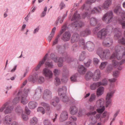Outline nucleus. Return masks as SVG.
I'll use <instances>...</instances> for the list:
<instances>
[{
    "mask_svg": "<svg viewBox=\"0 0 125 125\" xmlns=\"http://www.w3.org/2000/svg\"><path fill=\"white\" fill-rule=\"evenodd\" d=\"M112 3V0H106L105 1L102 6H99L96 7H94V9L92 10L91 13L92 14L100 13L102 11V9L107 10L109 7L111 5Z\"/></svg>",
    "mask_w": 125,
    "mask_h": 125,
    "instance_id": "1",
    "label": "nucleus"
},
{
    "mask_svg": "<svg viewBox=\"0 0 125 125\" xmlns=\"http://www.w3.org/2000/svg\"><path fill=\"white\" fill-rule=\"evenodd\" d=\"M113 28L111 26H108L106 29H103L99 31L97 33V37L99 39L103 40L105 37L107 32H112Z\"/></svg>",
    "mask_w": 125,
    "mask_h": 125,
    "instance_id": "2",
    "label": "nucleus"
},
{
    "mask_svg": "<svg viewBox=\"0 0 125 125\" xmlns=\"http://www.w3.org/2000/svg\"><path fill=\"white\" fill-rule=\"evenodd\" d=\"M67 91L66 88L65 86H63L62 88H59L58 90V94L60 96H62V101L64 102H68L69 98L66 95L65 93Z\"/></svg>",
    "mask_w": 125,
    "mask_h": 125,
    "instance_id": "3",
    "label": "nucleus"
},
{
    "mask_svg": "<svg viewBox=\"0 0 125 125\" xmlns=\"http://www.w3.org/2000/svg\"><path fill=\"white\" fill-rule=\"evenodd\" d=\"M113 13L112 11H110L106 13L104 15L102 19L103 21H107V23H109L111 21V19L113 18Z\"/></svg>",
    "mask_w": 125,
    "mask_h": 125,
    "instance_id": "4",
    "label": "nucleus"
},
{
    "mask_svg": "<svg viewBox=\"0 0 125 125\" xmlns=\"http://www.w3.org/2000/svg\"><path fill=\"white\" fill-rule=\"evenodd\" d=\"M114 92L112 91L108 93L106 95V98L105 103L106 107H107L112 102L111 98L113 96Z\"/></svg>",
    "mask_w": 125,
    "mask_h": 125,
    "instance_id": "5",
    "label": "nucleus"
},
{
    "mask_svg": "<svg viewBox=\"0 0 125 125\" xmlns=\"http://www.w3.org/2000/svg\"><path fill=\"white\" fill-rule=\"evenodd\" d=\"M62 55L63 56L62 58L60 57L59 59L58 58V62H57L63 63L64 60H65L68 63L71 62V58L68 56L66 52H64Z\"/></svg>",
    "mask_w": 125,
    "mask_h": 125,
    "instance_id": "6",
    "label": "nucleus"
},
{
    "mask_svg": "<svg viewBox=\"0 0 125 125\" xmlns=\"http://www.w3.org/2000/svg\"><path fill=\"white\" fill-rule=\"evenodd\" d=\"M106 84L107 82H103V81L102 82L94 83L91 85L90 88L92 90H94L101 85H105Z\"/></svg>",
    "mask_w": 125,
    "mask_h": 125,
    "instance_id": "7",
    "label": "nucleus"
},
{
    "mask_svg": "<svg viewBox=\"0 0 125 125\" xmlns=\"http://www.w3.org/2000/svg\"><path fill=\"white\" fill-rule=\"evenodd\" d=\"M71 34L68 31H66L64 33L61 37V39L64 42L69 41L71 36Z\"/></svg>",
    "mask_w": 125,
    "mask_h": 125,
    "instance_id": "8",
    "label": "nucleus"
},
{
    "mask_svg": "<svg viewBox=\"0 0 125 125\" xmlns=\"http://www.w3.org/2000/svg\"><path fill=\"white\" fill-rule=\"evenodd\" d=\"M29 89H27L25 91L24 90V94L21 96V102L24 105L25 104L28 102L26 98L27 96L28 92H29Z\"/></svg>",
    "mask_w": 125,
    "mask_h": 125,
    "instance_id": "9",
    "label": "nucleus"
},
{
    "mask_svg": "<svg viewBox=\"0 0 125 125\" xmlns=\"http://www.w3.org/2000/svg\"><path fill=\"white\" fill-rule=\"evenodd\" d=\"M68 117L67 112L66 111H64L62 112L60 115L59 120L61 122H63L67 120Z\"/></svg>",
    "mask_w": 125,
    "mask_h": 125,
    "instance_id": "10",
    "label": "nucleus"
},
{
    "mask_svg": "<svg viewBox=\"0 0 125 125\" xmlns=\"http://www.w3.org/2000/svg\"><path fill=\"white\" fill-rule=\"evenodd\" d=\"M51 92L48 89L45 90L44 92L43 97L45 99H51L52 97Z\"/></svg>",
    "mask_w": 125,
    "mask_h": 125,
    "instance_id": "11",
    "label": "nucleus"
},
{
    "mask_svg": "<svg viewBox=\"0 0 125 125\" xmlns=\"http://www.w3.org/2000/svg\"><path fill=\"white\" fill-rule=\"evenodd\" d=\"M93 79L94 81H98L100 78V72L99 69H97L95 71L94 74H93Z\"/></svg>",
    "mask_w": 125,
    "mask_h": 125,
    "instance_id": "12",
    "label": "nucleus"
},
{
    "mask_svg": "<svg viewBox=\"0 0 125 125\" xmlns=\"http://www.w3.org/2000/svg\"><path fill=\"white\" fill-rule=\"evenodd\" d=\"M89 51H92L94 49V45L92 42H88L86 43V48Z\"/></svg>",
    "mask_w": 125,
    "mask_h": 125,
    "instance_id": "13",
    "label": "nucleus"
},
{
    "mask_svg": "<svg viewBox=\"0 0 125 125\" xmlns=\"http://www.w3.org/2000/svg\"><path fill=\"white\" fill-rule=\"evenodd\" d=\"M79 36L77 33H74L72 35L71 38V42L72 43L76 42L79 40Z\"/></svg>",
    "mask_w": 125,
    "mask_h": 125,
    "instance_id": "14",
    "label": "nucleus"
},
{
    "mask_svg": "<svg viewBox=\"0 0 125 125\" xmlns=\"http://www.w3.org/2000/svg\"><path fill=\"white\" fill-rule=\"evenodd\" d=\"M103 55H102V60L104 59H108L109 57L110 56V50L108 49H105L103 52Z\"/></svg>",
    "mask_w": 125,
    "mask_h": 125,
    "instance_id": "15",
    "label": "nucleus"
},
{
    "mask_svg": "<svg viewBox=\"0 0 125 125\" xmlns=\"http://www.w3.org/2000/svg\"><path fill=\"white\" fill-rule=\"evenodd\" d=\"M43 73L46 77H48L49 78L52 77V73L51 71L45 68L43 70Z\"/></svg>",
    "mask_w": 125,
    "mask_h": 125,
    "instance_id": "16",
    "label": "nucleus"
},
{
    "mask_svg": "<svg viewBox=\"0 0 125 125\" xmlns=\"http://www.w3.org/2000/svg\"><path fill=\"white\" fill-rule=\"evenodd\" d=\"M72 26L73 27H81L84 25V23L80 21H77L72 23Z\"/></svg>",
    "mask_w": 125,
    "mask_h": 125,
    "instance_id": "17",
    "label": "nucleus"
},
{
    "mask_svg": "<svg viewBox=\"0 0 125 125\" xmlns=\"http://www.w3.org/2000/svg\"><path fill=\"white\" fill-rule=\"evenodd\" d=\"M38 76V74L35 73L32 75L29 76L28 78V81L29 82H32L34 83L37 80Z\"/></svg>",
    "mask_w": 125,
    "mask_h": 125,
    "instance_id": "18",
    "label": "nucleus"
},
{
    "mask_svg": "<svg viewBox=\"0 0 125 125\" xmlns=\"http://www.w3.org/2000/svg\"><path fill=\"white\" fill-rule=\"evenodd\" d=\"M108 41H106V40L104 41L103 44V45L107 47H110L113 44V41L112 39L108 38L107 39Z\"/></svg>",
    "mask_w": 125,
    "mask_h": 125,
    "instance_id": "19",
    "label": "nucleus"
},
{
    "mask_svg": "<svg viewBox=\"0 0 125 125\" xmlns=\"http://www.w3.org/2000/svg\"><path fill=\"white\" fill-rule=\"evenodd\" d=\"M91 33V31L88 29H86L85 30L81 31L80 35L82 37H86L90 35Z\"/></svg>",
    "mask_w": 125,
    "mask_h": 125,
    "instance_id": "20",
    "label": "nucleus"
},
{
    "mask_svg": "<svg viewBox=\"0 0 125 125\" xmlns=\"http://www.w3.org/2000/svg\"><path fill=\"white\" fill-rule=\"evenodd\" d=\"M78 71L80 74H84L86 71V69L83 65H81L78 66Z\"/></svg>",
    "mask_w": 125,
    "mask_h": 125,
    "instance_id": "21",
    "label": "nucleus"
},
{
    "mask_svg": "<svg viewBox=\"0 0 125 125\" xmlns=\"http://www.w3.org/2000/svg\"><path fill=\"white\" fill-rule=\"evenodd\" d=\"M60 101L59 98L56 96L54 97L53 99L51 101V104L54 106H55Z\"/></svg>",
    "mask_w": 125,
    "mask_h": 125,
    "instance_id": "22",
    "label": "nucleus"
},
{
    "mask_svg": "<svg viewBox=\"0 0 125 125\" xmlns=\"http://www.w3.org/2000/svg\"><path fill=\"white\" fill-rule=\"evenodd\" d=\"M69 111L71 114L72 115H74L76 114L78 112L77 108L75 106H71L69 109Z\"/></svg>",
    "mask_w": 125,
    "mask_h": 125,
    "instance_id": "23",
    "label": "nucleus"
},
{
    "mask_svg": "<svg viewBox=\"0 0 125 125\" xmlns=\"http://www.w3.org/2000/svg\"><path fill=\"white\" fill-rule=\"evenodd\" d=\"M104 88L101 86L99 87L97 89L96 94L97 96L98 97L102 95L104 93Z\"/></svg>",
    "mask_w": 125,
    "mask_h": 125,
    "instance_id": "24",
    "label": "nucleus"
},
{
    "mask_svg": "<svg viewBox=\"0 0 125 125\" xmlns=\"http://www.w3.org/2000/svg\"><path fill=\"white\" fill-rule=\"evenodd\" d=\"M125 62V59H123L119 62H117L116 61L113 60L112 61V64L114 66H118L122 65Z\"/></svg>",
    "mask_w": 125,
    "mask_h": 125,
    "instance_id": "25",
    "label": "nucleus"
},
{
    "mask_svg": "<svg viewBox=\"0 0 125 125\" xmlns=\"http://www.w3.org/2000/svg\"><path fill=\"white\" fill-rule=\"evenodd\" d=\"M114 12L118 15H120L123 12V10L121 7L119 6H117L114 10Z\"/></svg>",
    "mask_w": 125,
    "mask_h": 125,
    "instance_id": "26",
    "label": "nucleus"
},
{
    "mask_svg": "<svg viewBox=\"0 0 125 125\" xmlns=\"http://www.w3.org/2000/svg\"><path fill=\"white\" fill-rule=\"evenodd\" d=\"M38 105V103L34 101L30 102L28 104L29 108L30 109H33L35 108Z\"/></svg>",
    "mask_w": 125,
    "mask_h": 125,
    "instance_id": "27",
    "label": "nucleus"
},
{
    "mask_svg": "<svg viewBox=\"0 0 125 125\" xmlns=\"http://www.w3.org/2000/svg\"><path fill=\"white\" fill-rule=\"evenodd\" d=\"M103 51V48L100 47H98L96 50L97 54L99 55L101 59H103L102 58V57Z\"/></svg>",
    "mask_w": 125,
    "mask_h": 125,
    "instance_id": "28",
    "label": "nucleus"
},
{
    "mask_svg": "<svg viewBox=\"0 0 125 125\" xmlns=\"http://www.w3.org/2000/svg\"><path fill=\"white\" fill-rule=\"evenodd\" d=\"M104 100L103 98H101L97 102V104L98 106L101 107L104 106Z\"/></svg>",
    "mask_w": 125,
    "mask_h": 125,
    "instance_id": "29",
    "label": "nucleus"
},
{
    "mask_svg": "<svg viewBox=\"0 0 125 125\" xmlns=\"http://www.w3.org/2000/svg\"><path fill=\"white\" fill-rule=\"evenodd\" d=\"M93 76V73L90 71L88 72L85 75V78L87 80H88L91 78Z\"/></svg>",
    "mask_w": 125,
    "mask_h": 125,
    "instance_id": "30",
    "label": "nucleus"
},
{
    "mask_svg": "<svg viewBox=\"0 0 125 125\" xmlns=\"http://www.w3.org/2000/svg\"><path fill=\"white\" fill-rule=\"evenodd\" d=\"M97 23V21L96 19L94 18H92L90 20V23L91 25L95 26Z\"/></svg>",
    "mask_w": 125,
    "mask_h": 125,
    "instance_id": "31",
    "label": "nucleus"
},
{
    "mask_svg": "<svg viewBox=\"0 0 125 125\" xmlns=\"http://www.w3.org/2000/svg\"><path fill=\"white\" fill-rule=\"evenodd\" d=\"M9 104L7 105L8 106L6 108L4 113L5 114H7L11 112V111L13 109V107L12 106H10Z\"/></svg>",
    "mask_w": 125,
    "mask_h": 125,
    "instance_id": "32",
    "label": "nucleus"
},
{
    "mask_svg": "<svg viewBox=\"0 0 125 125\" xmlns=\"http://www.w3.org/2000/svg\"><path fill=\"white\" fill-rule=\"evenodd\" d=\"M116 57L118 60H120L122 58V56H119L118 55H117L115 53H113L111 56H110L109 57L108 59H115V58Z\"/></svg>",
    "mask_w": 125,
    "mask_h": 125,
    "instance_id": "33",
    "label": "nucleus"
},
{
    "mask_svg": "<svg viewBox=\"0 0 125 125\" xmlns=\"http://www.w3.org/2000/svg\"><path fill=\"white\" fill-rule=\"evenodd\" d=\"M80 14H77V12H76L74 13L71 19V21H73L75 20H78L80 19Z\"/></svg>",
    "mask_w": 125,
    "mask_h": 125,
    "instance_id": "34",
    "label": "nucleus"
},
{
    "mask_svg": "<svg viewBox=\"0 0 125 125\" xmlns=\"http://www.w3.org/2000/svg\"><path fill=\"white\" fill-rule=\"evenodd\" d=\"M86 52L85 51L82 52L79 57V60L80 61H83L85 58Z\"/></svg>",
    "mask_w": 125,
    "mask_h": 125,
    "instance_id": "35",
    "label": "nucleus"
},
{
    "mask_svg": "<svg viewBox=\"0 0 125 125\" xmlns=\"http://www.w3.org/2000/svg\"><path fill=\"white\" fill-rule=\"evenodd\" d=\"M11 120L10 116L7 115L5 117L4 122V123L6 124H10Z\"/></svg>",
    "mask_w": 125,
    "mask_h": 125,
    "instance_id": "36",
    "label": "nucleus"
},
{
    "mask_svg": "<svg viewBox=\"0 0 125 125\" xmlns=\"http://www.w3.org/2000/svg\"><path fill=\"white\" fill-rule=\"evenodd\" d=\"M38 119L36 117H33L30 120V125H35L37 124L38 122Z\"/></svg>",
    "mask_w": 125,
    "mask_h": 125,
    "instance_id": "37",
    "label": "nucleus"
},
{
    "mask_svg": "<svg viewBox=\"0 0 125 125\" xmlns=\"http://www.w3.org/2000/svg\"><path fill=\"white\" fill-rule=\"evenodd\" d=\"M79 43L80 45H83V48L84 49L86 48V45L83 39H80L79 41Z\"/></svg>",
    "mask_w": 125,
    "mask_h": 125,
    "instance_id": "38",
    "label": "nucleus"
},
{
    "mask_svg": "<svg viewBox=\"0 0 125 125\" xmlns=\"http://www.w3.org/2000/svg\"><path fill=\"white\" fill-rule=\"evenodd\" d=\"M96 98V96L95 94L94 93L92 94H91L89 101L90 102H92L95 100Z\"/></svg>",
    "mask_w": 125,
    "mask_h": 125,
    "instance_id": "39",
    "label": "nucleus"
},
{
    "mask_svg": "<svg viewBox=\"0 0 125 125\" xmlns=\"http://www.w3.org/2000/svg\"><path fill=\"white\" fill-rule=\"evenodd\" d=\"M50 58L53 60L55 62H58V58L55 57V55L54 54H51L50 55Z\"/></svg>",
    "mask_w": 125,
    "mask_h": 125,
    "instance_id": "40",
    "label": "nucleus"
},
{
    "mask_svg": "<svg viewBox=\"0 0 125 125\" xmlns=\"http://www.w3.org/2000/svg\"><path fill=\"white\" fill-rule=\"evenodd\" d=\"M15 112L17 113L18 115H20L22 112L23 111L21 108L20 107H17L15 109Z\"/></svg>",
    "mask_w": 125,
    "mask_h": 125,
    "instance_id": "41",
    "label": "nucleus"
},
{
    "mask_svg": "<svg viewBox=\"0 0 125 125\" xmlns=\"http://www.w3.org/2000/svg\"><path fill=\"white\" fill-rule=\"evenodd\" d=\"M120 73V72L118 70L115 71L113 72V76L115 78L118 77Z\"/></svg>",
    "mask_w": 125,
    "mask_h": 125,
    "instance_id": "42",
    "label": "nucleus"
},
{
    "mask_svg": "<svg viewBox=\"0 0 125 125\" xmlns=\"http://www.w3.org/2000/svg\"><path fill=\"white\" fill-rule=\"evenodd\" d=\"M107 63V62H102L101 63L100 66V68L101 70H103L104 68Z\"/></svg>",
    "mask_w": 125,
    "mask_h": 125,
    "instance_id": "43",
    "label": "nucleus"
},
{
    "mask_svg": "<svg viewBox=\"0 0 125 125\" xmlns=\"http://www.w3.org/2000/svg\"><path fill=\"white\" fill-rule=\"evenodd\" d=\"M109 114L106 111H105L104 112L102 115V118H105L106 117L107 118V120L109 117Z\"/></svg>",
    "mask_w": 125,
    "mask_h": 125,
    "instance_id": "44",
    "label": "nucleus"
},
{
    "mask_svg": "<svg viewBox=\"0 0 125 125\" xmlns=\"http://www.w3.org/2000/svg\"><path fill=\"white\" fill-rule=\"evenodd\" d=\"M37 111L42 113V114H44L45 112L44 109L41 107H39L38 108Z\"/></svg>",
    "mask_w": 125,
    "mask_h": 125,
    "instance_id": "45",
    "label": "nucleus"
},
{
    "mask_svg": "<svg viewBox=\"0 0 125 125\" xmlns=\"http://www.w3.org/2000/svg\"><path fill=\"white\" fill-rule=\"evenodd\" d=\"M20 97H16L13 100L12 102L14 104H16L19 103L20 101Z\"/></svg>",
    "mask_w": 125,
    "mask_h": 125,
    "instance_id": "46",
    "label": "nucleus"
},
{
    "mask_svg": "<svg viewBox=\"0 0 125 125\" xmlns=\"http://www.w3.org/2000/svg\"><path fill=\"white\" fill-rule=\"evenodd\" d=\"M92 62V61L90 59H88L87 62L86 63H84V65L85 66L87 67H89L90 65V64Z\"/></svg>",
    "mask_w": 125,
    "mask_h": 125,
    "instance_id": "47",
    "label": "nucleus"
},
{
    "mask_svg": "<svg viewBox=\"0 0 125 125\" xmlns=\"http://www.w3.org/2000/svg\"><path fill=\"white\" fill-rule=\"evenodd\" d=\"M122 50L121 47L119 45H117L115 47V51L116 53H117L118 52Z\"/></svg>",
    "mask_w": 125,
    "mask_h": 125,
    "instance_id": "48",
    "label": "nucleus"
},
{
    "mask_svg": "<svg viewBox=\"0 0 125 125\" xmlns=\"http://www.w3.org/2000/svg\"><path fill=\"white\" fill-rule=\"evenodd\" d=\"M46 65L50 68H52L53 66V63L52 62H47L45 63Z\"/></svg>",
    "mask_w": 125,
    "mask_h": 125,
    "instance_id": "49",
    "label": "nucleus"
},
{
    "mask_svg": "<svg viewBox=\"0 0 125 125\" xmlns=\"http://www.w3.org/2000/svg\"><path fill=\"white\" fill-rule=\"evenodd\" d=\"M47 10V7H45L44 9V11L42 12L41 15V17H44L46 15V11Z\"/></svg>",
    "mask_w": 125,
    "mask_h": 125,
    "instance_id": "50",
    "label": "nucleus"
},
{
    "mask_svg": "<svg viewBox=\"0 0 125 125\" xmlns=\"http://www.w3.org/2000/svg\"><path fill=\"white\" fill-rule=\"evenodd\" d=\"M118 42L120 43L125 45V38L122 37L121 39H119L118 40Z\"/></svg>",
    "mask_w": 125,
    "mask_h": 125,
    "instance_id": "51",
    "label": "nucleus"
},
{
    "mask_svg": "<svg viewBox=\"0 0 125 125\" xmlns=\"http://www.w3.org/2000/svg\"><path fill=\"white\" fill-rule=\"evenodd\" d=\"M121 35V32H119L115 35L114 37L116 39H118L120 38Z\"/></svg>",
    "mask_w": 125,
    "mask_h": 125,
    "instance_id": "52",
    "label": "nucleus"
},
{
    "mask_svg": "<svg viewBox=\"0 0 125 125\" xmlns=\"http://www.w3.org/2000/svg\"><path fill=\"white\" fill-rule=\"evenodd\" d=\"M102 107L101 108L98 109L97 110H96L98 113H101L104 111L105 109L104 106H103V107Z\"/></svg>",
    "mask_w": 125,
    "mask_h": 125,
    "instance_id": "53",
    "label": "nucleus"
},
{
    "mask_svg": "<svg viewBox=\"0 0 125 125\" xmlns=\"http://www.w3.org/2000/svg\"><path fill=\"white\" fill-rule=\"evenodd\" d=\"M43 63H43V62H42L41 61H40L39 63L36 68L35 69V70L37 71L39 70L42 65Z\"/></svg>",
    "mask_w": 125,
    "mask_h": 125,
    "instance_id": "54",
    "label": "nucleus"
},
{
    "mask_svg": "<svg viewBox=\"0 0 125 125\" xmlns=\"http://www.w3.org/2000/svg\"><path fill=\"white\" fill-rule=\"evenodd\" d=\"M43 123L45 125H51V122L48 119L45 120L43 121Z\"/></svg>",
    "mask_w": 125,
    "mask_h": 125,
    "instance_id": "55",
    "label": "nucleus"
},
{
    "mask_svg": "<svg viewBox=\"0 0 125 125\" xmlns=\"http://www.w3.org/2000/svg\"><path fill=\"white\" fill-rule=\"evenodd\" d=\"M55 84L56 85H59L61 83L60 80L58 77H56L55 78Z\"/></svg>",
    "mask_w": 125,
    "mask_h": 125,
    "instance_id": "56",
    "label": "nucleus"
},
{
    "mask_svg": "<svg viewBox=\"0 0 125 125\" xmlns=\"http://www.w3.org/2000/svg\"><path fill=\"white\" fill-rule=\"evenodd\" d=\"M22 118L23 120L24 121H27L28 119V116L25 114H22Z\"/></svg>",
    "mask_w": 125,
    "mask_h": 125,
    "instance_id": "57",
    "label": "nucleus"
},
{
    "mask_svg": "<svg viewBox=\"0 0 125 125\" xmlns=\"http://www.w3.org/2000/svg\"><path fill=\"white\" fill-rule=\"evenodd\" d=\"M38 81L39 83H41L44 82V78L42 76L38 78Z\"/></svg>",
    "mask_w": 125,
    "mask_h": 125,
    "instance_id": "58",
    "label": "nucleus"
},
{
    "mask_svg": "<svg viewBox=\"0 0 125 125\" xmlns=\"http://www.w3.org/2000/svg\"><path fill=\"white\" fill-rule=\"evenodd\" d=\"M113 68L111 65H109L107 66L106 68L107 72L108 73L110 72L112 70Z\"/></svg>",
    "mask_w": 125,
    "mask_h": 125,
    "instance_id": "59",
    "label": "nucleus"
},
{
    "mask_svg": "<svg viewBox=\"0 0 125 125\" xmlns=\"http://www.w3.org/2000/svg\"><path fill=\"white\" fill-rule=\"evenodd\" d=\"M110 26H111L112 27L113 29L112 30V32H113L114 33H115V34L117 33H118L119 32H120L118 30V29L116 28H115L114 29H113V27L111 25Z\"/></svg>",
    "mask_w": 125,
    "mask_h": 125,
    "instance_id": "60",
    "label": "nucleus"
},
{
    "mask_svg": "<svg viewBox=\"0 0 125 125\" xmlns=\"http://www.w3.org/2000/svg\"><path fill=\"white\" fill-rule=\"evenodd\" d=\"M67 125H76V123L74 122H68L66 123Z\"/></svg>",
    "mask_w": 125,
    "mask_h": 125,
    "instance_id": "61",
    "label": "nucleus"
},
{
    "mask_svg": "<svg viewBox=\"0 0 125 125\" xmlns=\"http://www.w3.org/2000/svg\"><path fill=\"white\" fill-rule=\"evenodd\" d=\"M94 63V64H97L99 61L97 58H94L93 59Z\"/></svg>",
    "mask_w": 125,
    "mask_h": 125,
    "instance_id": "62",
    "label": "nucleus"
},
{
    "mask_svg": "<svg viewBox=\"0 0 125 125\" xmlns=\"http://www.w3.org/2000/svg\"><path fill=\"white\" fill-rule=\"evenodd\" d=\"M59 37L57 36L55 39L54 41L53 42L52 45H54L56 44H57L58 42V39Z\"/></svg>",
    "mask_w": 125,
    "mask_h": 125,
    "instance_id": "63",
    "label": "nucleus"
},
{
    "mask_svg": "<svg viewBox=\"0 0 125 125\" xmlns=\"http://www.w3.org/2000/svg\"><path fill=\"white\" fill-rule=\"evenodd\" d=\"M100 29L99 27H96L93 29V32L94 33H95L97 32Z\"/></svg>",
    "mask_w": 125,
    "mask_h": 125,
    "instance_id": "64",
    "label": "nucleus"
}]
</instances>
